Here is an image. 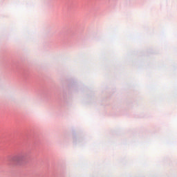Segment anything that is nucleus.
I'll use <instances>...</instances> for the list:
<instances>
[{
    "mask_svg": "<svg viewBox=\"0 0 177 177\" xmlns=\"http://www.w3.org/2000/svg\"><path fill=\"white\" fill-rule=\"evenodd\" d=\"M24 160L23 155H17L11 158L10 161L14 162V164H20Z\"/></svg>",
    "mask_w": 177,
    "mask_h": 177,
    "instance_id": "nucleus-1",
    "label": "nucleus"
}]
</instances>
